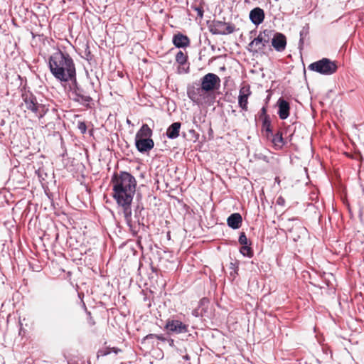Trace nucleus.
Instances as JSON below:
<instances>
[{"label": "nucleus", "mask_w": 364, "mask_h": 364, "mask_svg": "<svg viewBox=\"0 0 364 364\" xmlns=\"http://www.w3.org/2000/svg\"><path fill=\"white\" fill-rule=\"evenodd\" d=\"M112 196L122 209L125 222L133 234L137 231L132 223L131 203L136 191V181L129 172L114 173L111 178Z\"/></svg>", "instance_id": "obj_1"}, {"label": "nucleus", "mask_w": 364, "mask_h": 364, "mask_svg": "<svg viewBox=\"0 0 364 364\" xmlns=\"http://www.w3.org/2000/svg\"><path fill=\"white\" fill-rule=\"evenodd\" d=\"M48 67L53 77L60 82L75 79L76 68L73 59L66 52L58 49L48 58Z\"/></svg>", "instance_id": "obj_2"}, {"label": "nucleus", "mask_w": 364, "mask_h": 364, "mask_svg": "<svg viewBox=\"0 0 364 364\" xmlns=\"http://www.w3.org/2000/svg\"><path fill=\"white\" fill-rule=\"evenodd\" d=\"M27 109L33 112L38 119L43 118L48 111V106L38 102L36 97L30 91L25 90L21 95Z\"/></svg>", "instance_id": "obj_3"}, {"label": "nucleus", "mask_w": 364, "mask_h": 364, "mask_svg": "<svg viewBox=\"0 0 364 364\" xmlns=\"http://www.w3.org/2000/svg\"><path fill=\"white\" fill-rule=\"evenodd\" d=\"M308 68L321 75H331L336 72L338 66L334 61L329 58H323L311 63Z\"/></svg>", "instance_id": "obj_4"}, {"label": "nucleus", "mask_w": 364, "mask_h": 364, "mask_svg": "<svg viewBox=\"0 0 364 364\" xmlns=\"http://www.w3.org/2000/svg\"><path fill=\"white\" fill-rule=\"evenodd\" d=\"M273 31L265 29L260 32L249 44L248 49L252 53L262 51L267 44L270 41Z\"/></svg>", "instance_id": "obj_5"}, {"label": "nucleus", "mask_w": 364, "mask_h": 364, "mask_svg": "<svg viewBox=\"0 0 364 364\" xmlns=\"http://www.w3.org/2000/svg\"><path fill=\"white\" fill-rule=\"evenodd\" d=\"M208 29L213 35H228L235 31L233 23H227L219 20H213L208 23Z\"/></svg>", "instance_id": "obj_6"}, {"label": "nucleus", "mask_w": 364, "mask_h": 364, "mask_svg": "<svg viewBox=\"0 0 364 364\" xmlns=\"http://www.w3.org/2000/svg\"><path fill=\"white\" fill-rule=\"evenodd\" d=\"M71 85L70 86V90L74 95L73 100L75 102H80L83 105L88 106L92 101V97L87 95L85 91L79 85L77 81V77L75 79L70 80Z\"/></svg>", "instance_id": "obj_7"}, {"label": "nucleus", "mask_w": 364, "mask_h": 364, "mask_svg": "<svg viewBox=\"0 0 364 364\" xmlns=\"http://www.w3.org/2000/svg\"><path fill=\"white\" fill-rule=\"evenodd\" d=\"M201 89L205 92H210L218 89L220 87V79L214 73H208L200 80Z\"/></svg>", "instance_id": "obj_8"}, {"label": "nucleus", "mask_w": 364, "mask_h": 364, "mask_svg": "<svg viewBox=\"0 0 364 364\" xmlns=\"http://www.w3.org/2000/svg\"><path fill=\"white\" fill-rule=\"evenodd\" d=\"M168 333L180 334L188 332V326L176 319H168L165 325Z\"/></svg>", "instance_id": "obj_9"}, {"label": "nucleus", "mask_w": 364, "mask_h": 364, "mask_svg": "<svg viewBox=\"0 0 364 364\" xmlns=\"http://www.w3.org/2000/svg\"><path fill=\"white\" fill-rule=\"evenodd\" d=\"M271 41L272 46L276 51L283 52L286 49L287 38L283 33L273 31Z\"/></svg>", "instance_id": "obj_10"}, {"label": "nucleus", "mask_w": 364, "mask_h": 364, "mask_svg": "<svg viewBox=\"0 0 364 364\" xmlns=\"http://www.w3.org/2000/svg\"><path fill=\"white\" fill-rule=\"evenodd\" d=\"M250 86L245 85L241 87L238 96L239 107L244 111L247 110L248 97L251 95Z\"/></svg>", "instance_id": "obj_11"}, {"label": "nucleus", "mask_w": 364, "mask_h": 364, "mask_svg": "<svg viewBox=\"0 0 364 364\" xmlns=\"http://www.w3.org/2000/svg\"><path fill=\"white\" fill-rule=\"evenodd\" d=\"M135 146L140 153L148 152L154 146V142L151 138L135 139Z\"/></svg>", "instance_id": "obj_12"}, {"label": "nucleus", "mask_w": 364, "mask_h": 364, "mask_svg": "<svg viewBox=\"0 0 364 364\" xmlns=\"http://www.w3.org/2000/svg\"><path fill=\"white\" fill-rule=\"evenodd\" d=\"M278 115L281 119H286L289 116L290 105L284 98L280 97L277 101Z\"/></svg>", "instance_id": "obj_13"}, {"label": "nucleus", "mask_w": 364, "mask_h": 364, "mask_svg": "<svg viewBox=\"0 0 364 364\" xmlns=\"http://www.w3.org/2000/svg\"><path fill=\"white\" fill-rule=\"evenodd\" d=\"M249 16L252 23L255 26H258L262 23L264 19V10L259 7H256L250 11Z\"/></svg>", "instance_id": "obj_14"}, {"label": "nucleus", "mask_w": 364, "mask_h": 364, "mask_svg": "<svg viewBox=\"0 0 364 364\" xmlns=\"http://www.w3.org/2000/svg\"><path fill=\"white\" fill-rule=\"evenodd\" d=\"M173 44L178 48H183L190 46L189 38L181 33H176L173 36Z\"/></svg>", "instance_id": "obj_15"}, {"label": "nucleus", "mask_w": 364, "mask_h": 364, "mask_svg": "<svg viewBox=\"0 0 364 364\" xmlns=\"http://www.w3.org/2000/svg\"><path fill=\"white\" fill-rule=\"evenodd\" d=\"M242 215L238 213H232L227 218L228 225L233 230L240 228L242 225Z\"/></svg>", "instance_id": "obj_16"}, {"label": "nucleus", "mask_w": 364, "mask_h": 364, "mask_svg": "<svg viewBox=\"0 0 364 364\" xmlns=\"http://www.w3.org/2000/svg\"><path fill=\"white\" fill-rule=\"evenodd\" d=\"M180 122H174L171 124L166 130V136L168 139H174L179 136V132L181 129Z\"/></svg>", "instance_id": "obj_17"}, {"label": "nucleus", "mask_w": 364, "mask_h": 364, "mask_svg": "<svg viewBox=\"0 0 364 364\" xmlns=\"http://www.w3.org/2000/svg\"><path fill=\"white\" fill-rule=\"evenodd\" d=\"M153 132L146 124H143L135 135V139L151 138Z\"/></svg>", "instance_id": "obj_18"}, {"label": "nucleus", "mask_w": 364, "mask_h": 364, "mask_svg": "<svg viewBox=\"0 0 364 364\" xmlns=\"http://www.w3.org/2000/svg\"><path fill=\"white\" fill-rule=\"evenodd\" d=\"M272 143L275 146H278L279 148H282L284 145V140L282 136V134L280 132L272 134Z\"/></svg>", "instance_id": "obj_19"}, {"label": "nucleus", "mask_w": 364, "mask_h": 364, "mask_svg": "<svg viewBox=\"0 0 364 364\" xmlns=\"http://www.w3.org/2000/svg\"><path fill=\"white\" fill-rule=\"evenodd\" d=\"M262 128L263 130L266 132L267 136H269V134H273L271 119L269 117H265V119H263Z\"/></svg>", "instance_id": "obj_20"}, {"label": "nucleus", "mask_w": 364, "mask_h": 364, "mask_svg": "<svg viewBox=\"0 0 364 364\" xmlns=\"http://www.w3.org/2000/svg\"><path fill=\"white\" fill-rule=\"evenodd\" d=\"M240 252L244 256L248 258H251L254 255V252L251 247V242L247 245H242L240 249Z\"/></svg>", "instance_id": "obj_21"}, {"label": "nucleus", "mask_w": 364, "mask_h": 364, "mask_svg": "<svg viewBox=\"0 0 364 364\" xmlns=\"http://www.w3.org/2000/svg\"><path fill=\"white\" fill-rule=\"evenodd\" d=\"M176 61L180 65H184L187 63L188 55L186 53L179 50L176 55Z\"/></svg>", "instance_id": "obj_22"}, {"label": "nucleus", "mask_w": 364, "mask_h": 364, "mask_svg": "<svg viewBox=\"0 0 364 364\" xmlns=\"http://www.w3.org/2000/svg\"><path fill=\"white\" fill-rule=\"evenodd\" d=\"M309 25H306L305 26H304L302 28V29L300 31V33H299V36H300V38H299V48H301V46H303L304 45V40L305 38L308 36L309 35Z\"/></svg>", "instance_id": "obj_23"}, {"label": "nucleus", "mask_w": 364, "mask_h": 364, "mask_svg": "<svg viewBox=\"0 0 364 364\" xmlns=\"http://www.w3.org/2000/svg\"><path fill=\"white\" fill-rule=\"evenodd\" d=\"M294 229V227L291 228L289 230V232L291 233H293ZM295 229L298 231V234L294 237V241H296L300 237V235H304L306 233V232L307 231L306 228H304V226H302L301 225L295 227Z\"/></svg>", "instance_id": "obj_24"}, {"label": "nucleus", "mask_w": 364, "mask_h": 364, "mask_svg": "<svg viewBox=\"0 0 364 364\" xmlns=\"http://www.w3.org/2000/svg\"><path fill=\"white\" fill-rule=\"evenodd\" d=\"M188 97L189 99L195 103H199V97L198 93L194 88H188L187 91Z\"/></svg>", "instance_id": "obj_25"}, {"label": "nucleus", "mask_w": 364, "mask_h": 364, "mask_svg": "<svg viewBox=\"0 0 364 364\" xmlns=\"http://www.w3.org/2000/svg\"><path fill=\"white\" fill-rule=\"evenodd\" d=\"M238 269H239V262L235 261V262H230V269L231 270L230 272V276L232 277H235L236 275L238 274Z\"/></svg>", "instance_id": "obj_26"}, {"label": "nucleus", "mask_w": 364, "mask_h": 364, "mask_svg": "<svg viewBox=\"0 0 364 364\" xmlns=\"http://www.w3.org/2000/svg\"><path fill=\"white\" fill-rule=\"evenodd\" d=\"M191 9L194 10L197 13V16L199 18H203V8L202 6H197L196 4H192L191 6Z\"/></svg>", "instance_id": "obj_27"}, {"label": "nucleus", "mask_w": 364, "mask_h": 364, "mask_svg": "<svg viewBox=\"0 0 364 364\" xmlns=\"http://www.w3.org/2000/svg\"><path fill=\"white\" fill-rule=\"evenodd\" d=\"M238 242L242 246V245H249V243L250 242L245 233L244 232H240V236H239V238H238Z\"/></svg>", "instance_id": "obj_28"}, {"label": "nucleus", "mask_w": 364, "mask_h": 364, "mask_svg": "<svg viewBox=\"0 0 364 364\" xmlns=\"http://www.w3.org/2000/svg\"><path fill=\"white\" fill-rule=\"evenodd\" d=\"M111 353V348H105L102 349H100L97 352V357L100 356H106Z\"/></svg>", "instance_id": "obj_29"}, {"label": "nucleus", "mask_w": 364, "mask_h": 364, "mask_svg": "<svg viewBox=\"0 0 364 364\" xmlns=\"http://www.w3.org/2000/svg\"><path fill=\"white\" fill-rule=\"evenodd\" d=\"M77 128L82 134H85L87 131V125L84 122H79L77 124Z\"/></svg>", "instance_id": "obj_30"}, {"label": "nucleus", "mask_w": 364, "mask_h": 364, "mask_svg": "<svg viewBox=\"0 0 364 364\" xmlns=\"http://www.w3.org/2000/svg\"><path fill=\"white\" fill-rule=\"evenodd\" d=\"M259 118L263 120V119H265V117H269L267 114V108L266 107H262L261 110H260V113H259Z\"/></svg>", "instance_id": "obj_31"}, {"label": "nucleus", "mask_w": 364, "mask_h": 364, "mask_svg": "<svg viewBox=\"0 0 364 364\" xmlns=\"http://www.w3.org/2000/svg\"><path fill=\"white\" fill-rule=\"evenodd\" d=\"M192 315L195 317L202 316V314L200 312V307L196 308L192 311Z\"/></svg>", "instance_id": "obj_32"}, {"label": "nucleus", "mask_w": 364, "mask_h": 364, "mask_svg": "<svg viewBox=\"0 0 364 364\" xmlns=\"http://www.w3.org/2000/svg\"><path fill=\"white\" fill-rule=\"evenodd\" d=\"M277 204L284 206L285 205V199L282 196H279L277 199Z\"/></svg>", "instance_id": "obj_33"}, {"label": "nucleus", "mask_w": 364, "mask_h": 364, "mask_svg": "<svg viewBox=\"0 0 364 364\" xmlns=\"http://www.w3.org/2000/svg\"><path fill=\"white\" fill-rule=\"evenodd\" d=\"M156 339L161 341H163V342H165L167 341L168 338L165 337L164 335L162 334H156Z\"/></svg>", "instance_id": "obj_34"}, {"label": "nucleus", "mask_w": 364, "mask_h": 364, "mask_svg": "<svg viewBox=\"0 0 364 364\" xmlns=\"http://www.w3.org/2000/svg\"><path fill=\"white\" fill-rule=\"evenodd\" d=\"M156 337V334L149 333L144 337V340H149Z\"/></svg>", "instance_id": "obj_35"}, {"label": "nucleus", "mask_w": 364, "mask_h": 364, "mask_svg": "<svg viewBox=\"0 0 364 364\" xmlns=\"http://www.w3.org/2000/svg\"><path fill=\"white\" fill-rule=\"evenodd\" d=\"M208 299L205 298L201 299L199 301V307L204 305L205 303H208Z\"/></svg>", "instance_id": "obj_36"}, {"label": "nucleus", "mask_w": 364, "mask_h": 364, "mask_svg": "<svg viewBox=\"0 0 364 364\" xmlns=\"http://www.w3.org/2000/svg\"><path fill=\"white\" fill-rule=\"evenodd\" d=\"M166 342L168 343L170 346H173L174 341L172 338H168Z\"/></svg>", "instance_id": "obj_37"}, {"label": "nucleus", "mask_w": 364, "mask_h": 364, "mask_svg": "<svg viewBox=\"0 0 364 364\" xmlns=\"http://www.w3.org/2000/svg\"><path fill=\"white\" fill-rule=\"evenodd\" d=\"M119 351H120V350L119 348H111V353L113 352L114 353L117 354L118 352H119Z\"/></svg>", "instance_id": "obj_38"}, {"label": "nucleus", "mask_w": 364, "mask_h": 364, "mask_svg": "<svg viewBox=\"0 0 364 364\" xmlns=\"http://www.w3.org/2000/svg\"><path fill=\"white\" fill-rule=\"evenodd\" d=\"M183 358L186 360H188L190 359V357L188 355H186L185 356H183Z\"/></svg>", "instance_id": "obj_39"}, {"label": "nucleus", "mask_w": 364, "mask_h": 364, "mask_svg": "<svg viewBox=\"0 0 364 364\" xmlns=\"http://www.w3.org/2000/svg\"><path fill=\"white\" fill-rule=\"evenodd\" d=\"M262 159H263V160H264V161H265L268 162V158H267V156H264L262 157Z\"/></svg>", "instance_id": "obj_40"}, {"label": "nucleus", "mask_w": 364, "mask_h": 364, "mask_svg": "<svg viewBox=\"0 0 364 364\" xmlns=\"http://www.w3.org/2000/svg\"><path fill=\"white\" fill-rule=\"evenodd\" d=\"M188 71H189V65H188L187 68L186 70H184L185 73H188Z\"/></svg>", "instance_id": "obj_41"}, {"label": "nucleus", "mask_w": 364, "mask_h": 364, "mask_svg": "<svg viewBox=\"0 0 364 364\" xmlns=\"http://www.w3.org/2000/svg\"><path fill=\"white\" fill-rule=\"evenodd\" d=\"M297 220V218H291V219H289V221H292V220Z\"/></svg>", "instance_id": "obj_42"}]
</instances>
